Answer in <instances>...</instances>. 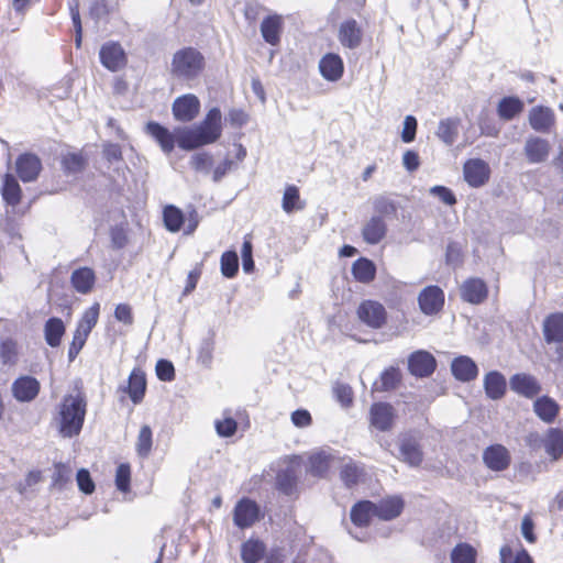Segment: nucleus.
Instances as JSON below:
<instances>
[{"mask_svg":"<svg viewBox=\"0 0 563 563\" xmlns=\"http://www.w3.org/2000/svg\"><path fill=\"white\" fill-rule=\"evenodd\" d=\"M87 413V398L84 393L66 394L56 406L54 422L63 438L80 434Z\"/></svg>","mask_w":563,"mask_h":563,"instance_id":"f257e3e1","label":"nucleus"},{"mask_svg":"<svg viewBox=\"0 0 563 563\" xmlns=\"http://www.w3.org/2000/svg\"><path fill=\"white\" fill-rule=\"evenodd\" d=\"M221 118L220 109L212 108L199 124L177 130L178 146L185 151H192L217 142L222 133Z\"/></svg>","mask_w":563,"mask_h":563,"instance_id":"f03ea898","label":"nucleus"},{"mask_svg":"<svg viewBox=\"0 0 563 563\" xmlns=\"http://www.w3.org/2000/svg\"><path fill=\"white\" fill-rule=\"evenodd\" d=\"M205 66V56L197 48L184 47L173 55L170 74L179 80H194L201 75Z\"/></svg>","mask_w":563,"mask_h":563,"instance_id":"7ed1b4c3","label":"nucleus"},{"mask_svg":"<svg viewBox=\"0 0 563 563\" xmlns=\"http://www.w3.org/2000/svg\"><path fill=\"white\" fill-rule=\"evenodd\" d=\"M397 457L411 467H418L423 461L420 439L411 432L400 434Z\"/></svg>","mask_w":563,"mask_h":563,"instance_id":"20e7f679","label":"nucleus"},{"mask_svg":"<svg viewBox=\"0 0 563 563\" xmlns=\"http://www.w3.org/2000/svg\"><path fill=\"white\" fill-rule=\"evenodd\" d=\"M261 518V508L256 501L243 497L234 506L233 522L240 529L252 527Z\"/></svg>","mask_w":563,"mask_h":563,"instance_id":"39448f33","label":"nucleus"},{"mask_svg":"<svg viewBox=\"0 0 563 563\" xmlns=\"http://www.w3.org/2000/svg\"><path fill=\"white\" fill-rule=\"evenodd\" d=\"M99 58L101 65L112 73L124 68L128 63V57L122 45L113 41L102 44L99 51Z\"/></svg>","mask_w":563,"mask_h":563,"instance_id":"423d86ee","label":"nucleus"},{"mask_svg":"<svg viewBox=\"0 0 563 563\" xmlns=\"http://www.w3.org/2000/svg\"><path fill=\"white\" fill-rule=\"evenodd\" d=\"M344 459L331 448L322 449L309 457V471L313 476L324 477L331 467L341 464Z\"/></svg>","mask_w":563,"mask_h":563,"instance_id":"0eeeda50","label":"nucleus"},{"mask_svg":"<svg viewBox=\"0 0 563 563\" xmlns=\"http://www.w3.org/2000/svg\"><path fill=\"white\" fill-rule=\"evenodd\" d=\"M444 291L437 285L424 287L418 295V306L426 316L438 314L444 306Z\"/></svg>","mask_w":563,"mask_h":563,"instance_id":"6e6552de","label":"nucleus"},{"mask_svg":"<svg viewBox=\"0 0 563 563\" xmlns=\"http://www.w3.org/2000/svg\"><path fill=\"white\" fill-rule=\"evenodd\" d=\"M358 319L372 329H380L387 321L385 307L375 300H364L357 308Z\"/></svg>","mask_w":563,"mask_h":563,"instance_id":"1a4fd4ad","label":"nucleus"},{"mask_svg":"<svg viewBox=\"0 0 563 563\" xmlns=\"http://www.w3.org/2000/svg\"><path fill=\"white\" fill-rule=\"evenodd\" d=\"M463 176L470 187L479 188L489 180L490 167L484 159L470 158L463 165Z\"/></svg>","mask_w":563,"mask_h":563,"instance_id":"9d476101","label":"nucleus"},{"mask_svg":"<svg viewBox=\"0 0 563 563\" xmlns=\"http://www.w3.org/2000/svg\"><path fill=\"white\" fill-rule=\"evenodd\" d=\"M437 368L435 357L428 351L419 350L408 357V369L411 375L420 378L431 376Z\"/></svg>","mask_w":563,"mask_h":563,"instance_id":"9b49d317","label":"nucleus"},{"mask_svg":"<svg viewBox=\"0 0 563 563\" xmlns=\"http://www.w3.org/2000/svg\"><path fill=\"white\" fill-rule=\"evenodd\" d=\"M172 111L177 121L190 122L200 111V101L192 93L183 95L174 100Z\"/></svg>","mask_w":563,"mask_h":563,"instance_id":"f8f14e48","label":"nucleus"},{"mask_svg":"<svg viewBox=\"0 0 563 563\" xmlns=\"http://www.w3.org/2000/svg\"><path fill=\"white\" fill-rule=\"evenodd\" d=\"M395 409L388 402H374L369 409V422L375 429L389 431L395 421Z\"/></svg>","mask_w":563,"mask_h":563,"instance_id":"ddd939ff","label":"nucleus"},{"mask_svg":"<svg viewBox=\"0 0 563 563\" xmlns=\"http://www.w3.org/2000/svg\"><path fill=\"white\" fill-rule=\"evenodd\" d=\"M510 389L528 399H532L542 390L539 380L531 374L517 373L509 379Z\"/></svg>","mask_w":563,"mask_h":563,"instance_id":"4468645a","label":"nucleus"},{"mask_svg":"<svg viewBox=\"0 0 563 563\" xmlns=\"http://www.w3.org/2000/svg\"><path fill=\"white\" fill-rule=\"evenodd\" d=\"M16 174L23 183L36 180L41 170L42 162L35 154L24 153L16 158Z\"/></svg>","mask_w":563,"mask_h":563,"instance_id":"2eb2a0df","label":"nucleus"},{"mask_svg":"<svg viewBox=\"0 0 563 563\" xmlns=\"http://www.w3.org/2000/svg\"><path fill=\"white\" fill-rule=\"evenodd\" d=\"M485 465L495 472H501L509 467L511 457L509 451L501 444H493L483 452Z\"/></svg>","mask_w":563,"mask_h":563,"instance_id":"dca6fc26","label":"nucleus"},{"mask_svg":"<svg viewBox=\"0 0 563 563\" xmlns=\"http://www.w3.org/2000/svg\"><path fill=\"white\" fill-rule=\"evenodd\" d=\"M528 120L536 132L549 133L555 124V114L549 107L536 106L530 109Z\"/></svg>","mask_w":563,"mask_h":563,"instance_id":"f3484780","label":"nucleus"},{"mask_svg":"<svg viewBox=\"0 0 563 563\" xmlns=\"http://www.w3.org/2000/svg\"><path fill=\"white\" fill-rule=\"evenodd\" d=\"M40 382L32 376H21L12 384L13 397L20 402H30L35 399L40 393Z\"/></svg>","mask_w":563,"mask_h":563,"instance_id":"a211bd4d","label":"nucleus"},{"mask_svg":"<svg viewBox=\"0 0 563 563\" xmlns=\"http://www.w3.org/2000/svg\"><path fill=\"white\" fill-rule=\"evenodd\" d=\"M451 372L453 377L462 383L475 380L478 376L477 364L466 355H460L451 362Z\"/></svg>","mask_w":563,"mask_h":563,"instance_id":"6ab92c4d","label":"nucleus"},{"mask_svg":"<svg viewBox=\"0 0 563 563\" xmlns=\"http://www.w3.org/2000/svg\"><path fill=\"white\" fill-rule=\"evenodd\" d=\"M487 285L481 278H468L461 286V298L465 302L478 305L487 298Z\"/></svg>","mask_w":563,"mask_h":563,"instance_id":"aec40b11","label":"nucleus"},{"mask_svg":"<svg viewBox=\"0 0 563 563\" xmlns=\"http://www.w3.org/2000/svg\"><path fill=\"white\" fill-rule=\"evenodd\" d=\"M551 146L548 140L539 136L527 139L523 152L526 158L531 164H540L548 159Z\"/></svg>","mask_w":563,"mask_h":563,"instance_id":"412c9836","label":"nucleus"},{"mask_svg":"<svg viewBox=\"0 0 563 563\" xmlns=\"http://www.w3.org/2000/svg\"><path fill=\"white\" fill-rule=\"evenodd\" d=\"M260 30L264 41L272 46H276L280 43L284 18L279 14H269L263 19Z\"/></svg>","mask_w":563,"mask_h":563,"instance_id":"4be33fe9","label":"nucleus"},{"mask_svg":"<svg viewBox=\"0 0 563 563\" xmlns=\"http://www.w3.org/2000/svg\"><path fill=\"white\" fill-rule=\"evenodd\" d=\"M321 76L328 81H338L344 71L342 58L334 53L325 54L319 62Z\"/></svg>","mask_w":563,"mask_h":563,"instance_id":"5701e85b","label":"nucleus"},{"mask_svg":"<svg viewBox=\"0 0 563 563\" xmlns=\"http://www.w3.org/2000/svg\"><path fill=\"white\" fill-rule=\"evenodd\" d=\"M484 390L492 400L501 399L507 390L506 377L498 371H490L484 377Z\"/></svg>","mask_w":563,"mask_h":563,"instance_id":"b1692460","label":"nucleus"},{"mask_svg":"<svg viewBox=\"0 0 563 563\" xmlns=\"http://www.w3.org/2000/svg\"><path fill=\"white\" fill-rule=\"evenodd\" d=\"M543 448L552 462L563 459V430L560 428L548 429L543 440Z\"/></svg>","mask_w":563,"mask_h":563,"instance_id":"393cba45","label":"nucleus"},{"mask_svg":"<svg viewBox=\"0 0 563 563\" xmlns=\"http://www.w3.org/2000/svg\"><path fill=\"white\" fill-rule=\"evenodd\" d=\"M533 412L544 423H553L560 412V405L550 396L543 395L533 401Z\"/></svg>","mask_w":563,"mask_h":563,"instance_id":"a878e982","label":"nucleus"},{"mask_svg":"<svg viewBox=\"0 0 563 563\" xmlns=\"http://www.w3.org/2000/svg\"><path fill=\"white\" fill-rule=\"evenodd\" d=\"M145 129L164 153L169 154L174 150L177 135L175 136L168 129L154 121L148 122Z\"/></svg>","mask_w":563,"mask_h":563,"instance_id":"bb28decb","label":"nucleus"},{"mask_svg":"<svg viewBox=\"0 0 563 563\" xmlns=\"http://www.w3.org/2000/svg\"><path fill=\"white\" fill-rule=\"evenodd\" d=\"M387 224L380 216H373L362 229L363 240L367 244H378L386 235Z\"/></svg>","mask_w":563,"mask_h":563,"instance_id":"cd10ccee","label":"nucleus"},{"mask_svg":"<svg viewBox=\"0 0 563 563\" xmlns=\"http://www.w3.org/2000/svg\"><path fill=\"white\" fill-rule=\"evenodd\" d=\"M375 517L383 520L397 518L404 509V500L398 496L388 497L374 503Z\"/></svg>","mask_w":563,"mask_h":563,"instance_id":"c85d7f7f","label":"nucleus"},{"mask_svg":"<svg viewBox=\"0 0 563 563\" xmlns=\"http://www.w3.org/2000/svg\"><path fill=\"white\" fill-rule=\"evenodd\" d=\"M339 41L347 48H356L362 42V30L353 19L341 23L339 29Z\"/></svg>","mask_w":563,"mask_h":563,"instance_id":"c756f323","label":"nucleus"},{"mask_svg":"<svg viewBox=\"0 0 563 563\" xmlns=\"http://www.w3.org/2000/svg\"><path fill=\"white\" fill-rule=\"evenodd\" d=\"M543 335L548 343L563 342V313L554 312L543 321Z\"/></svg>","mask_w":563,"mask_h":563,"instance_id":"7c9ffc66","label":"nucleus"},{"mask_svg":"<svg viewBox=\"0 0 563 563\" xmlns=\"http://www.w3.org/2000/svg\"><path fill=\"white\" fill-rule=\"evenodd\" d=\"M145 390V374L142 369L134 368L129 376L128 387L125 388V391L128 393L133 404H140L144 398Z\"/></svg>","mask_w":563,"mask_h":563,"instance_id":"2f4dec72","label":"nucleus"},{"mask_svg":"<svg viewBox=\"0 0 563 563\" xmlns=\"http://www.w3.org/2000/svg\"><path fill=\"white\" fill-rule=\"evenodd\" d=\"M96 282L95 272L89 267H80L75 269L70 276V283L75 290L86 295L90 292Z\"/></svg>","mask_w":563,"mask_h":563,"instance_id":"473e14b6","label":"nucleus"},{"mask_svg":"<svg viewBox=\"0 0 563 563\" xmlns=\"http://www.w3.org/2000/svg\"><path fill=\"white\" fill-rule=\"evenodd\" d=\"M66 328L60 318L52 317L44 324V338L51 347L60 345Z\"/></svg>","mask_w":563,"mask_h":563,"instance_id":"72a5a7b5","label":"nucleus"},{"mask_svg":"<svg viewBox=\"0 0 563 563\" xmlns=\"http://www.w3.org/2000/svg\"><path fill=\"white\" fill-rule=\"evenodd\" d=\"M350 517L357 527L368 526L372 517H375L374 503L369 500L356 503L351 509Z\"/></svg>","mask_w":563,"mask_h":563,"instance_id":"f704fd0d","label":"nucleus"},{"mask_svg":"<svg viewBox=\"0 0 563 563\" xmlns=\"http://www.w3.org/2000/svg\"><path fill=\"white\" fill-rule=\"evenodd\" d=\"M525 103L518 97H504L497 106V113L501 120L510 121L523 111Z\"/></svg>","mask_w":563,"mask_h":563,"instance_id":"c9c22d12","label":"nucleus"},{"mask_svg":"<svg viewBox=\"0 0 563 563\" xmlns=\"http://www.w3.org/2000/svg\"><path fill=\"white\" fill-rule=\"evenodd\" d=\"M352 275L357 282L368 284L375 278L376 267L371 260L360 257L352 265Z\"/></svg>","mask_w":563,"mask_h":563,"instance_id":"e433bc0d","label":"nucleus"},{"mask_svg":"<svg viewBox=\"0 0 563 563\" xmlns=\"http://www.w3.org/2000/svg\"><path fill=\"white\" fill-rule=\"evenodd\" d=\"M297 482L298 477L296 470L291 466L279 471L276 475V487L280 493L285 495H291L295 493L297 488Z\"/></svg>","mask_w":563,"mask_h":563,"instance_id":"4c0bfd02","label":"nucleus"},{"mask_svg":"<svg viewBox=\"0 0 563 563\" xmlns=\"http://www.w3.org/2000/svg\"><path fill=\"white\" fill-rule=\"evenodd\" d=\"M264 552L265 545L258 540H247L241 547V558L244 563H257Z\"/></svg>","mask_w":563,"mask_h":563,"instance_id":"58836bf2","label":"nucleus"},{"mask_svg":"<svg viewBox=\"0 0 563 563\" xmlns=\"http://www.w3.org/2000/svg\"><path fill=\"white\" fill-rule=\"evenodd\" d=\"M2 198L3 200L15 207L21 200V187L16 179L12 175H5L2 186Z\"/></svg>","mask_w":563,"mask_h":563,"instance_id":"ea45409f","label":"nucleus"},{"mask_svg":"<svg viewBox=\"0 0 563 563\" xmlns=\"http://www.w3.org/2000/svg\"><path fill=\"white\" fill-rule=\"evenodd\" d=\"M163 219L165 228L169 232H178L181 229L185 221L183 211L173 205H168L164 208Z\"/></svg>","mask_w":563,"mask_h":563,"instance_id":"a19ab883","label":"nucleus"},{"mask_svg":"<svg viewBox=\"0 0 563 563\" xmlns=\"http://www.w3.org/2000/svg\"><path fill=\"white\" fill-rule=\"evenodd\" d=\"M363 475L364 470L352 460L343 464L340 472V478L346 487L356 485Z\"/></svg>","mask_w":563,"mask_h":563,"instance_id":"79ce46f5","label":"nucleus"},{"mask_svg":"<svg viewBox=\"0 0 563 563\" xmlns=\"http://www.w3.org/2000/svg\"><path fill=\"white\" fill-rule=\"evenodd\" d=\"M373 209L376 216L384 217L396 216L398 210L397 202L387 195H378L373 199Z\"/></svg>","mask_w":563,"mask_h":563,"instance_id":"37998d69","label":"nucleus"},{"mask_svg":"<svg viewBox=\"0 0 563 563\" xmlns=\"http://www.w3.org/2000/svg\"><path fill=\"white\" fill-rule=\"evenodd\" d=\"M500 563H534L532 556L525 548H520L514 555L509 545L505 544L499 550Z\"/></svg>","mask_w":563,"mask_h":563,"instance_id":"c03bdc74","label":"nucleus"},{"mask_svg":"<svg viewBox=\"0 0 563 563\" xmlns=\"http://www.w3.org/2000/svg\"><path fill=\"white\" fill-rule=\"evenodd\" d=\"M437 136L446 145H452L457 137V121L450 118L441 120L437 130Z\"/></svg>","mask_w":563,"mask_h":563,"instance_id":"a18cd8bd","label":"nucleus"},{"mask_svg":"<svg viewBox=\"0 0 563 563\" xmlns=\"http://www.w3.org/2000/svg\"><path fill=\"white\" fill-rule=\"evenodd\" d=\"M283 210L286 213H291L296 210H301L305 207V203L301 202L299 190L296 186H287L284 196H283Z\"/></svg>","mask_w":563,"mask_h":563,"instance_id":"49530a36","label":"nucleus"},{"mask_svg":"<svg viewBox=\"0 0 563 563\" xmlns=\"http://www.w3.org/2000/svg\"><path fill=\"white\" fill-rule=\"evenodd\" d=\"M100 312V305L98 302H95L91 307H89L87 310H85L82 317L77 323V330H80L85 333L90 334L91 330L95 328V325L98 322Z\"/></svg>","mask_w":563,"mask_h":563,"instance_id":"de8ad7c7","label":"nucleus"},{"mask_svg":"<svg viewBox=\"0 0 563 563\" xmlns=\"http://www.w3.org/2000/svg\"><path fill=\"white\" fill-rule=\"evenodd\" d=\"M221 273L227 278H233L239 271V257L235 251H225L220 258Z\"/></svg>","mask_w":563,"mask_h":563,"instance_id":"09e8293b","label":"nucleus"},{"mask_svg":"<svg viewBox=\"0 0 563 563\" xmlns=\"http://www.w3.org/2000/svg\"><path fill=\"white\" fill-rule=\"evenodd\" d=\"M476 551L468 543H459L451 552L452 563H475Z\"/></svg>","mask_w":563,"mask_h":563,"instance_id":"8fccbe9b","label":"nucleus"},{"mask_svg":"<svg viewBox=\"0 0 563 563\" xmlns=\"http://www.w3.org/2000/svg\"><path fill=\"white\" fill-rule=\"evenodd\" d=\"M62 166L66 174H77L86 166V159L80 153H68L62 158Z\"/></svg>","mask_w":563,"mask_h":563,"instance_id":"3c124183","label":"nucleus"},{"mask_svg":"<svg viewBox=\"0 0 563 563\" xmlns=\"http://www.w3.org/2000/svg\"><path fill=\"white\" fill-rule=\"evenodd\" d=\"M152 429L150 426L145 424L141 428L137 441H136V452L141 457H147L152 450Z\"/></svg>","mask_w":563,"mask_h":563,"instance_id":"603ef678","label":"nucleus"},{"mask_svg":"<svg viewBox=\"0 0 563 563\" xmlns=\"http://www.w3.org/2000/svg\"><path fill=\"white\" fill-rule=\"evenodd\" d=\"M333 394L335 399L341 404L342 407L349 408L352 406L353 390L350 385L336 383L333 387Z\"/></svg>","mask_w":563,"mask_h":563,"instance_id":"864d4df0","label":"nucleus"},{"mask_svg":"<svg viewBox=\"0 0 563 563\" xmlns=\"http://www.w3.org/2000/svg\"><path fill=\"white\" fill-rule=\"evenodd\" d=\"M131 468L129 464L122 463L117 467L115 486L118 490L126 493L130 489Z\"/></svg>","mask_w":563,"mask_h":563,"instance_id":"5fc2aeb1","label":"nucleus"},{"mask_svg":"<svg viewBox=\"0 0 563 563\" xmlns=\"http://www.w3.org/2000/svg\"><path fill=\"white\" fill-rule=\"evenodd\" d=\"M212 156L207 152L196 153L190 158V166L196 172L209 173L212 166Z\"/></svg>","mask_w":563,"mask_h":563,"instance_id":"6e6d98bb","label":"nucleus"},{"mask_svg":"<svg viewBox=\"0 0 563 563\" xmlns=\"http://www.w3.org/2000/svg\"><path fill=\"white\" fill-rule=\"evenodd\" d=\"M400 382V373L398 368L389 367L380 375V390H391L396 388Z\"/></svg>","mask_w":563,"mask_h":563,"instance_id":"4d7b16f0","label":"nucleus"},{"mask_svg":"<svg viewBox=\"0 0 563 563\" xmlns=\"http://www.w3.org/2000/svg\"><path fill=\"white\" fill-rule=\"evenodd\" d=\"M214 428L219 437L229 438L236 432L238 423L232 417H224L216 420Z\"/></svg>","mask_w":563,"mask_h":563,"instance_id":"13d9d810","label":"nucleus"},{"mask_svg":"<svg viewBox=\"0 0 563 563\" xmlns=\"http://www.w3.org/2000/svg\"><path fill=\"white\" fill-rule=\"evenodd\" d=\"M16 355V344L13 340L8 339L0 343V358L3 364H13Z\"/></svg>","mask_w":563,"mask_h":563,"instance_id":"bf43d9fd","label":"nucleus"},{"mask_svg":"<svg viewBox=\"0 0 563 563\" xmlns=\"http://www.w3.org/2000/svg\"><path fill=\"white\" fill-rule=\"evenodd\" d=\"M242 267L246 274L254 271L253 245L250 239L245 238L241 250Z\"/></svg>","mask_w":563,"mask_h":563,"instance_id":"052dcab7","label":"nucleus"},{"mask_svg":"<svg viewBox=\"0 0 563 563\" xmlns=\"http://www.w3.org/2000/svg\"><path fill=\"white\" fill-rule=\"evenodd\" d=\"M155 369L158 379L162 382H172L175 378L174 365L168 360H158Z\"/></svg>","mask_w":563,"mask_h":563,"instance_id":"680f3d73","label":"nucleus"},{"mask_svg":"<svg viewBox=\"0 0 563 563\" xmlns=\"http://www.w3.org/2000/svg\"><path fill=\"white\" fill-rule=\"evenodd\" d=\"M418 122L413 115H407L404 120V129L401 132V140L405 143H410L415 140L417 133Z\"/></svg>","mask_w":563,"mask_h":563,"instance_id":"e2e57ef3","label":"nucleus"},{"mask_svg":"<svg viewBox=\"0 0 563 563\" xmlns=\"http://www.w3.org/2000/svg\"><path fill=\"white\" fill-rule=\"evenodd\" d=\"M463 255L460 245L451 242L446 246L445 261L448 265L456 267L462 264Z\"/></svg>","mask_w":563,"mask_h":563,"instance_id":"0e129e2a","label":"nucleus"},{"mask_svg":"<svg viewBox=\"0 0 563 563\" xmlns=\"http://www.w3.org/2000/svg\"><path fill=\"white\" fill-rule=\"evenodd\" d=\"M76 478H77L78 487L84 494L89 495V494L93 493L95 483H93L89 472L86 468H80L77 472Z\"/></svg>","mask_w":563,"mask_h":563,"instance_id":"69168bd1","label":"nucleus"},{"mask_svg":"<svg viewBox=\"0 0 563 563\" xmlns=\"http://www.w3.org/2000/svg\"><path fill=\"white\" fill-rule=\"evenodd\" d=\"M71 478V470L63 463H57L54 468V484L63 486Z\"/></svg>","mask_w":563,"mask_h":563,"instance_id":"338daca9","label":"nucleus"},{"mask_svg":"<svg viewBox=\"0 0 563 563\" xmlns=\"http://www.w3.org/2000/svg\"><path fill=\"white\" fill-rule=\"evenodd\" d=\"M102 154L104 159L109 163L121 162L123 159L121 146L115 143L104 144Z\"/></svg>","mask_w":563,"mask_h":563,"instance_id":"774afa93","label":"nucleus"}]
</instances>
